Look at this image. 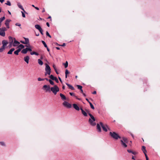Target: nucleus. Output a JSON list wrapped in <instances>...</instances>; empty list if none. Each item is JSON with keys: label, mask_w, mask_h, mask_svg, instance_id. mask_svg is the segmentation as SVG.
Here are the masks:
<instances>
[{"label": "nucleus", "mask_w": 160, "mask_h": 160, "mask_svg": "<svg viewBox=\"0 0 160 160\" xmlns=\"http://www.w3.org/2000/svg\"><path fill=\"white\" fill-rule=\"evenodd\" d=\"M88 115L91 118H90L89 119V122L91 125L92 126H95L96 125V123L95 122V119L94 117L90 113H88Z\"/></svg>", "instance_id": "1"}, {"label": "nucleus", "mask_w": 160, "mask_h": 160, "mask_svg": "<svg viewBox=\"0 0 160 160\" xmlns=\"http://www.w3.org/2000/svg\"><path fill=\"white\" fill-rule=\"evenodd\" d=\"M45 75L46 76L47 74L50 75L51 74V69L49 65L47 64H45Z\"/></svg>", "instance_id": "2"}, {"label": "nucleus", "mask_w": 160, "mask_h": 160, "mask_svg": "<svg viewBox=\"0 0 160 160\" xmlns=\"http://www.w3.org/2000/svg\"><path fill=\"white\" fill-rule=\"evenodd\" d=\"M109 134L112 138L115 139L117 140L118 138H121L118 134L114 132H110Z\"/></svg>", "instance_id": "3"}, {"label": "nucleus", "mask_w": 160, "mask_h": 160, "mask_svg": "<svg viewBox=\"0 0 160 160\" xmlns=\"http://www.w3.org/2000/svg\"><path fill=\"white\" fill-rule=\"evenodd\" d=\"M54 95L56 94L57 92L59 91V88L57 85H54L53 87H51L50 89Z\"/></svg>", "instance_id": "4"}, {"label": "nucleus", "mask_w": 160, "mask_h": 160, "mask_svg": "<svg viewBox=\"0 0 160 160\" xmlns=\"http://www.w3.org/2000/svg\"><path fill=\"white\" fill-rule=\"evenodd\" d=\"M100 124L101 126V127L102 128L103 131L105 132H107L108 131V127L107 125H104L102 122H100Z\"/></svg>", "instance_id": "5"}, {"label": "nucleus", "mask_w": 160, "mask_h": 160, "mask_svg": "<svg viewBox=\"0 0 160 160\" xmlns=\"http://www.w3.org/2000/svg\"><path fill=\"white\" fill-rule=\"evenodd\" d=\"M43 89H44L46 92H50V87L49 85H44L42 87Z\"/></svg>", "instance_id": "6"}, {"label": "nucleus", "mask_w": 160, "mask_h": 160, "mask_svg": "<svg viewBox=\"0 0 160 160\" xmlns=\"http://www.w3.org/2000/svg\"><path fill=\"white\" fill-rule=\"evenodd\" d=\"M63 104L64 106L68 108H70L71 107V104L66 101H64L63 102Z\"/></svg>", "instance_id": "7"}, {"label": "nucleus", "mask_w": 160, "mask_h": 160, "mask_svg": "<svg viewBox=\"0 0 160 160\" xmlns=\"http://www.w3.org/2000/svg\"><path fill=\"white\" fill-rule=\"evenodd\" d=\"M17 5L19 8L22 10L25 13H27V12L24 10L23 8V7L21 5V3L20 2H17Z\"/></svg>", "instance_id": "8"}, {"label": "nucleus", "mask_w": 160, "mask_h": 160, "mask_svg": "<svg viewBox=\"0 0 160 160\" xmlns=\"http://www.w3.org/2000/svg\"><path fill=\"white\" fill-rule=\"evenodd\" d=\"M120 142H121V144L122 145V146L123 148H126L127 147V145L126 144L127 143L126 142H124L122 140H121Z\"/></svg>", "instance_id": "9"}, {"label": "nucleus", "mask_w": 160, "mask_h": 160, "mask_svg": "<svg viewBox=\"0 0 160 160\" xmlns=\"http://www.w3.org/2000/svg\"><path fill=\"white\" fill-rule=\"evenodd\" d=\"M29 57L28 56H27L24 57V60L27 63H29Z\"/></svg>", "instance_id": "10"}, {"label": "nucleus", "mask_w": 160, "mask_h": 160, "mask_svg": "<svg viewBox=\"0 0 160 160\" xmlns=\"http://www.w3.org/2000/svg\"><path fill=\"white\" fill-rule=\"evenodd\" d=\"M11 21L9 19H7L6 20L5 22V24L7 26V27L8 28H9V22Z\"/></svg>", "instance_id": "11"}, {"label": "nucleus", "mask_w": 160, "mask_h": 160, "mask_svg": "<svg viewBox=\"0 0 160 160\" xmlns=\"http://www.w3.org/2000/svg\"><path fill=\"white\" fill-rule=\"evenodd\" d=\"M73 106L74 108L77 111H79L80 110V108L76 104H73Z\"/></svg>", "instance_id": "12"}, {"label": "nucleus", "mask_w": 160, "mask_h": 160, "mask_svg": "<svg viewBox=\"0 0 160 160\" xmlns=\"http://www.w3.org/2000/svg\"><path fill=\"white\" fill-rule=\"evenodd\" d=\"M14 40L13 43V46L14 47H15L17 45L19 44L20 43L19 42L16 40L15 38H14Z\"/></svg>", "instance_id": "13"}, {"label": "nucleus", "mask_w": 160, "mask_h": 160, "mask_svg": "<svg viewBox=\"0 0 160 160\" xmlns=\"http://www.w3.org/2000/svg\"><path fill=\"white\" fill-rule=\"evenodd\" d=\"M24 38L25 40V41H24L25 43L26 44H28V46H30V44H29V40L28 38Z\"/></svg>", "instance_id": "14"}, {"label": "nucleus", "mask_w": 160, "mask_h": 160, "mask_svg": "<svg viewBox=\"0 0 160 160\" xmlns=\"http://www.w3.org/2000/svg\"><path fill=\"white\" fill-rule=\"evenodd\" d=\"M80 110H81L82 111V114L85 116H87V112L84 111L82 108H80Z\"/></svg>", "instance_id": "15"}, {"label": "nucleus", "mask_w": 160, "mask_h": 160, "mask_svg": "<svg viewBox=\"0 0 160 160\" xmlns=\"http://www.w3.org/2000/svg\"><path fill=\"white\" fill-rule=\"evenodd\" d=\"M5 33L3 31L1 30V28H0V35L4 37L5 36Z\"/></svg>", "instance_id": "16"}, {"label": "nucleus", "mask_w": 160, "mask_h": 160, "mask_svg": "<svg viewBox=\"0 0 160 160\" xmlns=\"http://www.w3.org/2000/svg\"><path fill=\"white\" fill-rule=\"evenodd\" d=\"M15 50V48H12L8 52L7 54H12V52Z\"/></svg>", "instance_id": "17"}, {"label": "nucleus", "mask_w": 160, "mask_h": 160, "mask_svg": "<svg viewBox=\"0 0 160 160\" xmlns=\"http://www.w3.org/2000/svg\"><path fill=\"white\" fill-rule=\"evenodd\" d=\"M35 28L38 30L39 31H40L41 29H42V28H41V26L38 24H36L35 25Z\"/></svg>", "instance_id": "18"}, {"label": "nucleus", "mask_w": 160, "mask_h": 160, "mask_svg": "<svg viewBox=\"0 0 160 160\" xmlns=\"http://www.w3.org/2000/svg\"><path fill=\"white\" fill-rule=\"evenodd\" d=\"M60 96L61 97V99H62V100H64L66 99V98L65 96L62 94L61 93H60Z\"/></svg>", "instance_id": "19"}, {"label": "nucleus", "mask_w": 160, "mask_h": 160, "mask_svg": "<svg viewBox=\"0 0 160 160\" xmlns=\"http://www.w3.org/2000/svg\"><path fill=\"white\" fill-rule=\"evenodd\" d=\"M2 46H5V47H6L7 45V44H8V42L5 40H3L2 41Z\"/></svg>", "instance_id": "20"}, {"label": "nucleus", "mask_w": 160, "mask_h": 160, "mask_svg": "<svg viewBox=\"0 0 160 160\" xmlns=\"http://www.w3.org/2000/svg\"><path fill=\"white\" fill-rule=\"evenodd\" d=\"M8 39L9 40V43L11 45L13 41V38L12 37L9 36L8 37Z\"/></svg>", "instance_id": "21"}, {"label": "nucleus", "mask_w": 160, "mask_h": 160, "mask_svg": "<svg viewBox=\"0 0 160 160\" xmlns=\"http://www.w3.org/2000/svg\"><path fill=\"white\" fill-rule=\"evenodd\" d=\"M66 84L68 86V87L70 89H71L72 90H74V88L72 85L67 83H66Z\"/></svg>", "instance_id": "22"}, {"label": "nucleus", "mask_w": 160, "mask_h": 160, "mask_svg": "<svg viewBox=\"0 0 160 160\" xmlns=\"http://www.w3.org/2000/svg\"><path fill=\"white\" fill-rule=\"evenodd\" d=\"M97 129L98 130V131L99 132H101V128L100 126V125L98 123L97 124Z\"/></svg>", "instance_id": "23"}, {"label": "nucleus", "mask_w": 160, "mask_h": 160, "mask_svg": "<svg viewBox=\"0 0 160 160\" xmlns=\"http://www.w3.org/2000/svg\"><path fill=\"white\" fill-rule=\"evenodd\" d=\"M28 52L27 48L23 49L21 51V52L23 54H26Z\"/></svg>", "instance_id": "24"}, {"label": "nucleus", "mask_w": 160, "mask_h": 160, "mask_svg": "<svg viewBox=\"0 0 160 160\" xmlns=\"http://www.w3.org/2000/svg\"><path fill=\"white\" fill-rule=\"evenodd\" d=\"M5 46H2V47H1L0 48V52H3V51L5 49Z\"/></svg>", "instance_id": "25"}, {"label": "nucleus", "mask_w": 160, "mask_h": 160, "mask_svg": "<svg viewBox=\"0 0 160 160\" xmlns=\"http://www.w3.org/2000/svg\"><path fill=\"white\" fill-rule=\"evenodd\" d=\"M20 51H21L20 48H19V49H18V50H16L14 52V54L16 55H18V53Z\"/></svg>", "instance_id": "26"}, {"label": "nucleus", "mask_w": 160, "mask_h": 160, "mask_svg": "<svg viewBox=\"0 0 160 160\" xmlns=\"http://www.w3.org/2000/svg\"><path fill=\"white\" fill-rule=\"evenodd\" d=\"M127 151L129 153H131L134 155H136L137 154V152H133L131 150L128 149Z\"/></svg>", "instance_id": "27"}, {"label": "nucleus", "mask_w": 160, "mask_h": 160, "mask_svg": "<svg viewBox=\"0 0 160 160\" xmlns=\"http://www.w3.org/2000/svg\"><path fill=\"white\" fill-rule=\"evenodd\" d=\"M19 47L21 49H22V48H24V47H28V46L27 45H26L25 46H24V45H23V44H20L19 46Z\"/></svg>", "instance_id": "28"}, {"label": "nucleus", "mask_w": 160, "mask_h": 160, "mask_svg": "<svg viewBox=\"0 0 160 160\" xmlns=\"http://www.w3.org/2000/svg\"><path fill=\"white\" fill-rule=\"evenodd\" d=\"M38 62L40 65H42L43 63V62L40 59H38Z\"/></svg>", "instance_id": "29"}, {"label": "nucleus", "mask_w": 160, "mask_h": 160, "mask_svg": "<svg viewBox=\"0 0 160 160\" xmlns=\"http://www.w3.org/2000/svg\"><path fill=\"white\" fill-rule=\"evenodd\" d=\"M30 54L31 55H35L37 56H38L39 55V54L38 53H37L36 52H31Z\"/></svg>", "instance_id": "30"}, {"label": "nucleus", "mask_w": 160, "mask_h": 160, "mask_svg": "<svg viewBox=\"0 0 160 160\" xmlns=\"http://www.w3.org/2000/svg\"><path fill=\"white\" fill-rule=\"evenodd\" d=\"M5 19L4 16L0 18V24H1V23Z\"/></svg>", "instance_id": "31"}, {"label": "nucleus", "mask_w": 160, "mask_h": 160, "mask_svg": "<svg viewBox=\"0 0 160 160\" xmlns=\"http://www.w3.org/2000/svg\"><path fill=\"white\" fill-rule=\"evenodd\" d=\"M122 140H123V141L124 142H126L127 143L128 142V139L125 138H124V137L122 138Z\"/></svg>", "instance_id": "32"}, {"label": "nucleus", "mask_w": 160, "mask_h": 160, "mask_svg": "<svg viewBox=\"0 0 160 160\" xmlns=\"http://www.w3.org/2000/svg\"><path fill=\"white\" fill-rule=\"evenodd\" d=\"M49 77L50 78L51 80H54V79L56 78V77H54L52 75H51L49 76Z\"/></svg>", "instance_id": "33"}, {"label": "nucleus", "mask_w": 160, "mask_h": 160, "mask_svg": "<svg viewBox=\"0 0 160 160\" xmlns=\"http://www.w3.org/2000/svg\"><path fill=\"white\" fill-rule=\"evenodd\" d=\"M42 42L43 44V45L44 46V47L45 48H47V46L45 43V42L44 41H42Z\"/></svg>", "instance_id": "34"}, {"label": "nucleus", "mask_w": 160, "mask_h": 160, "mask_svg": "<svg viewBox=\"0 0 160 160\" xmlns=\"http://www.w3.org/2000/svg\"><path fill=\"white\" fill-rule=\"evenodd\" d=\"M49 82L52 85H54V82L51 79H49Z\"/></svg>", "instance_id": "35"}, {"label": "nucleus", "mask_w": 160, "mask_h": 160, "mask_svg": "<svg viewBox=\"0 0 160 160\" xmlns=\"http://www.w3.org/2000/svg\"><path fill=\"white\" fill-rule=\"evenodd\" d=\"M89 103L90 104L91 108L93 109H94V107L92 104L90 102H89Z\"/></svg>", "instance_id": "36"}, {"label": "nucleus", "mask_w": 160, "mask_h": 160, "mask_svg": "<svg viewBox=\"0 0 160 160\" xmlns=\"http://www.w3.org/2000/svg\"><path fill=\"white\" fill-rule=\"evenodd\" d=\"M5 4L9 6H11V2L9 1H7V3H5Z\"/></svg>", "instance_id": "37"}, {"label": "nucleus", "mask_w": 160, "mask_h": 160, "mask_svg": "<svg viewBox=\"0 0 160 160\" xmlns=\"http://www.w3.org/2000/svg\"><path fill=\"white\" fill-rule=\"evenodd\" d=\"M63 64H64V67L65 68H67L68 67V63L67 61H66V62Z\"/></svg>", "instance_id": "38"}, {"label": "nucleus", "mask_w": 160, "mask_h": 160, "mask_svg": "<svg viewBox=\"0 0 160 160\" xmlns=\"http://www.w3.org/2000/svg\"><path fill=\"white\" fill-rule=\"evenodd\" d=\"M78 89L81 90L82 88V86L80 85H77V86Z\"/></svg>", "instance_id": "39"}, {"label": "nucleus", "mask_w": 160, "mask_h": 160, "mask_svg": "<svg viewBox=\"0 0 160 160\" xmlns=\"http://www.w3.org/2000/svg\"><path fill=\"white\" fill-rule=\"evenodd\" d=\"M0 143L1 145L2 146H5V143L3 142H0Z\"/></svg>", "instance_id": "40"}, {"label": "nucleus", "mask_w": 160, "mask_h": 160, "mask_svg": "<svg viewBox=\"0 0 160 160\" xmlns=\"http://www.w3.org/2000/svg\"><path fill=\"white\" fill-rule=\"evenodd\" d=\"M46 34L47 36H48L49 37H50V38H51V36L50 35V34H49V33H48V31L46 32Z\"/></svg>", "instance_id": "41"}, {"label": "nucleus", "mask_w": 160, "mask_h": 160, "mask_svg": "<svg viewBox=\"0 0 160 160\" xmlns=\"http://www.w3.org/2000/svg\"><path fill=\"white\" fill-rule=\"evenodd\" d=\"M69 94L73 96H75L76 98H77V97L75 95V94L74 93H72V92H69Z\"/></svg>", "instance_id": "42"}, {"label": "nucleus", "mask_w": 160, "mask_h": 160, "mask_svg": "<svg viewBox=\"0 0 160 160\" xmlns=\"http://www.w3.org/2000/svg\"><path fill=\"white\" fill-rule=\"evenodd\" d=\"M22 14V16L23 18L25 17V15L24 12H23L22 11L21 12Z\"/></svg>", "instance_id": "43"}, {"label": "nucleus", "mask_w": 160, "mask_h": 160, "mask_svg": "<svg viewBox=\"0 0 160 160\" xmlns=\"http://www.w3.org/2000/svg\"><path fill=\"white\" fill-rule=\"evenodd\" d=\"M38 81H43V80H44V79H42L40 78H38Z\"/></svg>", "instance_id": "44"}, {"label": "nucleus", "mask_w": 160, "mask_h": 160, "mask_svg": "<svg viewBox=\"0 0 160 160\" xmlns=\"http://www.w3.org/2000/svg\"><path fill=\"white\" fill-rule=\"evenodd\" d=\"M1 28V30L3 31L4 32L6 30V28L5 27L2 28Z\"/></svg>", "instance_id": "45"}, {"label": "nucleus", "mask_w": 160, "mask_h": 160, "mask_svg": "<svg viewBox=\"0 0 160 160\" xmlns=\"http://www.w3.org/2000/svg\"><path fill=\"white\" fill-rule=\"evenodd\" d=\"M142 151H144V150H146V147L144 146H142Z\"/></svg>", "instance_id": "46"}, {"label": "nucleus", "mask_w": 160, "mask_h": 160, "mask_svg": "<svg viewBox=\"0 0 160 160\" xmlns=\"http://www.w3.org/2000/svg\"><path fill=\"white\" fill-rule=\"evenodd\" d=\"M54 80H55L56 82L57 83H58L59 82V81L58 80V79L56 77L55 78Z\"/></svg>", "instance_id": "47"}, {"label": "nucleus", "mask_w": 160, "mask_h": 160, "mask_svg": "<svg viewBox=\"0 0 160 160\" xmlns=\"http://www.w3.org/2000/svg\"><path fill=\"white\" fill-rule=\"evenodd\" d=\"M69 73V72L67 69H66L65 70V74L67 75Z\"/></svg>", "instance_id": "48"}, {"label": "nucleus", "mask_w": 160, "mask_h": 160, "mask_svg": "<svg viewBox=\"0 0 160 160\" xmlns=\"http://www.w3.org/2000/svg\"><path fill=\"white\" fill-rule=\"evenodd\" d=\"M15 25L17 26H18L19 27L20 26H21V25L20 24L18 23H16Z\"/></svg>", "instance_id": "49"}, {"label": "nucleus", "mask_w": 160, "mask_h": 160, "mask_svg": "<svg viewBox=\"0 0 160 160\" xmlns=\"http://www.w3.org/2000/svg\"><path fill=\"white\" fill-rule=\"evenodd\" d=\"M28 51H32V49L30 48H27Z\"/></svg>", "instance_id": "50"}, {"label": "nucleus", "mask_w": 160, "mask_h": 160, "mask_svg": "<svg viewBox=\"0 0 160 160\" xmlns=\"http://www.w3.org/2000/svg\"><path fill=\"white\" fill-rule=\"evenodd\" d=\"M39 31L41 33L42 35H43V30L42 29H41V30H40V31Z\"/></svg>", "instance_id": "51"}, {"label": "nucleus", "mask_w": 160, "mask_h": 160, "mask_svg": "<svg viewBox=\"0 0 160 160\" xmlns=\"http://www.w3.org/2000/svg\"><path fill=\"white\" fill-rule=\"evenodd\" d=\"M53 67L54 68L55 71H56V70H57V69L55 66V65H53Z\"/></svg>", "instance_id": "52"}, {"label": "nucleus", "mask_w": 160, "mask_h": 160, "mask_svg": "<svg viewBox=\"0 0 160 160\" xmlns=\"http://www.w3.org/2000/svg\"><path fill=\"white\" fill-rule=\"evenodd\" d=\"M46 25L47 26H48V27H49V26H50L48 22H46Z\"/></svg>", "instance_id": "53"}, {"label": "nucleus", "mask_w": 160, "mask_h": 160, "mask_svg": "<svg viewBox=\"0 0 160 160\" xmlns=\"http://www.w3.org/2000/svg\"><path fill=\"white\" fill-rule=\"evenodd\" d=\"M143 153H144V154L145 155V153L146 154V152H147V151L146 150H144V151H142Z\"/></svg>", "instance_id": "54"}, {"label": "nucleus", "mask_w": 160, "mask_h": 160, "mask_svg": "<svg viewBox=\"0 0 160 160\" xmlns=\"http://www.w3.org/2000/svg\"><path fill=\"white\" fill-rule=\"evenodd\" d=\"M20 42H21L22 43H23V44H25V42L24 41H20Z\"/></svg>", "instance_id": "55"}, {"label": "nucleus", "mask_w": 160, "mask_h": 160, "mask_svg": "<svg viewBox=\"0 0 160 160\" xmlns=\"http://www.w3.org/2000/svg\"><path fill=\"white\" fill-rule=\"evenodd\" d=\"M145 157H146V159L148 158L146 154L145 153Z\"/></svg>", "instance_id": "56"}, {"label": "nucleus", "mask_w": 160, "mask_h": 160, "mask_svg": "<svg viewBox=\"0 0 160 160\" xmlns=\"http://www.w3.org/2000/svg\"><path fill=\"white\" fill-rule=\"evenodd\" d=\"M66 45V44L65 43H63L62 45H61L62 46H64Z\"/></svg>", "instance_id": "57"}, {"label": "nucleus", "mask_w": 160, "mask_h": 160, "mask_svg": "<svg viewBox=\"0 0 160 160\" xmlns=\"http://www.w3.org/2000/svg\"><path fill=\"white\" fill-rule=\"evenodd\" d=\"M58 79H59V80L62 83V80H61V78L59 77H58Z\"/></svg>", "instance_id": "58"}, {"label": "nucleus", "mask_w": 160, "mask_h": 160, "mask_svg": "<svg viewBox=\"0 0 160 160\" xmlns=\"http://www.w3.org/2000/svg\"><path fill=\"white\" fill-rule=\"evenodd\" d=\"M35 8L36 9H37V10H39V8L38 7H35Z\"/></svg>", "instance_id": "59"}, {"label": "nucleus", "mask_w": 160, "mask_h": 160, "mask_svg": "<svg viewBox=\"0 0 160 160\" xmlns=\"http://www.w3.org/2000/svg\"><path fill=\"white\" fill-rule=\"evenodd\" d=\"M4 1V0H0V2L2 3Z\"/></svg>", "instance_id": "60"}, {"label": "nucleus", "mask_w": 160, "mask_h": 160, "mask_svg": "<svg viewBox=\"0 0 160 160\" xmlns=\"http://www.w3.org/2000/svg\"><path fill=\"white\" fill-rule=\"evenodd\" d=\"M96 91H94L93 92V94H96Z\"/></svg>", "instance_id": "61"}, {"label": "nucleus", "mask_w": 160, "mask_h": 160, "mask_svg": "<svg viewBox=\"0 0 160 160\" xmlns=\"http://www.w3.org/2000/svg\"><path fill=\"white\" fill-rule=\"evenodd\" d=\"M47 48V51H48V52H49L50 51V49H49V48H48V47H47V48Z\"/></svg>", "instance_id": "62"}, {"label": "nucleus", "mask_w": 160, "mask_h": 160, "mask_svg": "<svg viewBox=\"0 0 160 160\" xmlns=\"http://www.w3.org/2000/svg\"><path fill=\"white\" fill-rule=\"evenodd\" d=\"M132 159L135 160V158H134V156H132Z\"/></svg>", "instance_id": "63"}, {"label": "nucleus", "mask_w": 160, "mask_h": 160, "mask_svg": "<svg viewBox=\"0 0 160 160\" xmlns=\"http://www.w3.org/2000/svg\"><path fill=\"white\" fill-rule=\"evenodd\" d=\"M56 48L57 50H59L60 49V48L59 47H56Z\"/></svg>", "instance_id": "64"}]
</instances>
